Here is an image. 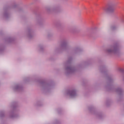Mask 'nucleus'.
Wrapping results in <instances>:
<instances>
[{"mask_svg":"<svg viewBox=\"0 0 124 124\" xmlns=\"http://www.w3.org/2000/svg\"><path fill=\"white\" fill-rule=\"evenodd\" d=\"M103 10H105V8H103Z\"/></svg>","mask_w":124,"mask_h":124,"instance_id":"nucleus-2","label":"nucleus"},{"mask_svg":"<svg viewBox=\"0 0 124 124\" xmlns=\"http://www.w3.org/2000/svg\"><path fill=\"white\" fill-rule=\"evenodd\" d=\"M75 94H76V92H75V91H73L71 93V96H75Z\"/></svg>","mask_w":124,"mask_h":124,"instance_id":"nucleus-1","label":"nucleus"}]
</instances>
